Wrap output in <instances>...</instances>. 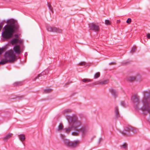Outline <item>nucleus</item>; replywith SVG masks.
Segmentation results:
<instances>
[{"label": "nucleus", "mask_w": 150, "mask_h": 150, "mask_svg": "<svg viewBox=\"0 0 150 150\" xmlns=\"http://www.w3.org/2000/svg\"><path fill=\"white\" fill-rule=\"evenodd\" d=\"M7 23L8 25L4 27V31L2 33V36L5 39H8L12 38L13 33L19 27L17 22L11 19L8 20Z\"/></svg>", "instance_id": "1"}, {"label": "nucleus", "mask_w": 150, "mask_h": 150, "mask_svg": "<svg viewBox=\"0 0 150 150\" xmlns=\"http://www.w3.org/2000/svg\"><path fill=\"white\" fill-rule=\"evenodd\" d=\"M66 118L69 122V127L64 129L65 132L69 133L72 130L76 132L77 128L76 127V125H75L74 123H76L77 117L75 115L72 116L67 115Z\"/></svg>", "instance_id": "2"}, {"label": "nucleus", "mask_w": 150, "mask_h": 150, "mask_svg": "<svg viewBox=\"0 0 150 150\" xmlns=\"http://www.w3.org/2000/svg\"><path fill=\"white\" fill-rule=\"evenodd\" d=\"M5 57L6 59L0 62V64H4L8 62H13L16 59V55L12 50L7 51Z\"/></svg>", "instance_id": "3"}, {"label": "nucleus", "mask_w": 150, "mask_h": 150, "mask_svg": "<svg viewBox=\"0 0 150 150\" xmlns=\"http://www.w3.org/2000/svg\"><path fill=\"white\" fill-rule=\"evenodd\" d=\"M81 121L78 120L77 117L76 123H74L75 125H76V127L77 129L76 132H74L72 133V134L74 136H78L79 132H81L83 135H84L88 131V129L85 127H83L79 129V127L81 125Z\"/></svg>", "instance_id": "4"}, {"label": "nucleus", "mask_w": 150, "mask_h": 150, "mask_svg": "<svg viewBox=\"0 0 150 150\" xmlns=\"http://www.w3.org/2000/svg\"><path fill=\"white\" fill-rule=\"evenodd\" d=\"M62 138L64 139V142L65 145L69 147L74 148L78 146L80 143L79 140H74L73 141H70L68 139H64L65 136L62 134H60Z\"/></svg>", "instance_id": "5"}, {"label": "nucleus", "mask_w": 150, "mask_h": 150, "mask_svg": "<svg viewBox=\"0 0 150 150\" xmlns=\"http://www.w3.org/2000/svg\"><path fill=\"white\" fill-rule=\"evenodd\" d=\"M47 29L49 32H56L57 33H62V30L61 29L54 27L48 26Z\"/></svg>", "instance_id": "6"}, {"label": "nucleus", "mask_w": 150, "mask_h": 150, "mask_svg": "<svg viewBox=\"0 0 150 150\" xmlns=\"http://www.w3.org/2000/svg\"><path fill=\"white\" fill-rule=\"evenodd\" d=\"M89 27L90 30L94 31L96 32L99 31L100 27L99 26L94 23H90L88 25Z\"/></svg>", "instance_id": "7"}, {"label": "nucleus", "mask_w": 150, "mask_h": 150, "mask_svg": "<svg viewBox=\"0 0 150 150\" xmlns=\"http://www.w3.org/2000/svg\"><path fill=\"white\" fill-rule=\"evenodd\" d=\"M13 50L15 53L19 54L23 52V50L21 48L19 45H16L13 47Z\"/></svg>", "instance_id": "8"}, {"label": "nucleus", "mask_w": 150, "mask_h": 150, "mask_svg": "<svg viewBox=\"0 0 150 150\" xmlns=\"http://www.w3.org/2000/svg\"><path fill=\"white\" fill-rule=\"evenodd\" d=\"M130 131V129L128 127H126L121 132V133L124 136H127L128 135Z\"/></svg>", "instance_id": "9"}, {"label": "nucleus", "mask_w": 150, "mask_h": 150, "mask_svg": "<svg viewBox=\"0 0 150 150\" xmlns=\"http://www.w3.org/2000/svg\"><path fill=\"white\" fill-rule=\"evenodd\" d=\"M110 91L114 97H116L118 93L115 90L113 89H111L110 90Z\"/></svg>", "instance_id": "10"}, {"label": "nucleus", "mask_w": 150, "mask_h": 150, "mask_svg": "<svg viewBox=\"0 0 150 150\" xmlns=\"http://www.w3.org/2000/svg\"><path fill=\"white\" fill-rule=\"evenodd\" d=\"M18 137L19 138V139L22 142L24 141L25 139V135L23 134H21L18 135Z\"/></svg>", "instance_id": "11"}, {"label": "nucleus", "mask_w": 150, "mask_h": 150, "mask_svg": "<svg viewBox=\"0 0 150 150\" xmlns=\"http://www.w3.org/2000/svg\"><path fill=\"white\" fill-rule=\"evenodd\" d=\"M108 80H105L102 81H98L97 82V84H102L103 85L105 84L108 83Z\"/></svg>", "instance_id": "12"}, {"label": "nucleus", "mask_w": 150, "mask_h": 150, "mask_svg": "<svg viewBox=\"0 0 150 150\" xmlns=\"http://www.w3.org/2000/svg\"><path fill=\"white\" fill-rule=\"evenodd\" d=\"M115 115L117 118H118L120 117V114L118 111V108L116 107L115 108Z\"/></svg>", "instance_id": "13"}, {"label": "nucleus", "mask_w": 150, "mask_h": 150, "mask_svg": "<svg viewBox=\"0 0 150 150\" xmlns=\"http://www.w3.org/2000/svg\"><path fill=\"white\" fill-rule=\"evenodd\" d=\"M13 135L12 133H8L4 138L5 140H7L11 137Z\"/></svg>", "instance_id": "14"}, {"label": "nucleus", "mask_w": 150, "mask_h": 150, "mask_svg": "<svg viewBox=\"0 0 150 150\" xmlns=\"http://www.w3.org/2000/svg\"><path fill=\"white\" fill-rule=\"evenodd\" d=\"M17 39L16 38H13L12 39L11 41V43L12 45H13L14 44H15L16 43H17Z\"/></svg>", "instance_id": "15"}, {"label": "nucleus", "mask_w": 150, "mask_h": 150, "mask_svg": "<svg viewBox=\"0 0 150 150\" xmlns=\"http://www.w3.org/2000/svg\"><path fill=\"white\" fill-rule=\"evenodd\" d=\"M63 129V126L62 124H60L58 126V130L61 132Z\"/></svg>", "instance_id": "16"}, {"label": "nucleus", "mask_w": 150, "mask_h": 150, "mask_svg": "<svg viewBox=\"0 0 150 150\" xmlns=\"http://www.w3.org/2000/svg\"><path fill=\"white\" fill-rule=\"evenodd\" d=\"M136 50L137 47L136 46H134L132 48L130 51V52L132 54H133V53H134L135 52Z\"/></svg>", "instance_id": "17"}, {"label": "nucleus", "mask_w": 150, "mask_h": 150, "mask_svg": "<svg viewBox=\"0 0 150 150\" xmlns=\"http://www.w3.org/2000/svg\"><path fill=\"white\" fill-rule=\"evenodd\" d=\"M82 81L85 83L91 82L92 81L91 80L88 79H84L82 80Z\"/></svg>", "instance_id": "18"}, {"label": "nucleus", "mask_w": 150, "mask_h": 150, "mask_svg": "<svg viewBox=\"0 0 150 150\" xmlns=\"http://www.w3.org/2000/svg\"><path fill=\"white\" fill-rule=\"evenodd\" d=\"M136 79V78L135 76H132L130 77L128 79L130 81H133L135 80Z\"/></svg>", "instance_id": "19"}, {"label": "nucleus", "mask_w": 150, "mask_h": 150, "mask_svg": "<svg viewBox=\"0 0 150 150\" xmlns=\"http://www.w3.org/2000/svg\"><path fill=\"white\" fill-rule=\"evenodd\" d=\"M22 83L21 82H15L14 85L15 86H20L22 85Z\"/></svg>", "instance_id": "20"}, {"label": "nucleus", "mask_w": 150, "mask_h": 150, "mask_svg": "<svg viewBox=\"0 0 150 150\" xmlns=\"http://www.w3.org/2000/svg\"><path fill=\"white\" fill-rule=\"evenodd\" d=\"M100 74L99 72H97L96 74H95L94 76V78L95 79H96L99 77H100Z\"/></svg>", "instance_id": "21"}, {"label": "nucleus", "mask_w": 150, "mask_h": 150, "mask_svg": "<svg viewBox=\"0 0 150 150\" xmlns=\"http://www.w3.org/2000/svg\"><path fill=\"white\" fill-rule=\"evenodd\" d=\"M52 90V89L50 88H48L45 89L44 90V91L45 93H49L51 92Z\"/></svg>", "instance_id": "22"}, {"label": "nucleus", "mask_w": 150, "mask_h": 150, "mask_svg": "<svg viewBox=\"0 0 150 150\" xmlns=\"http://www.w3.org/2000/svg\"><path fill=\"white\" fill-rule=\"evenodd\" d=\"M17 43H18L20 45L23 42V40L20 39H17Z\"/></svg>", "instance_id": "23"}, {"label": "nucleus", "mask_w": 150, "mask_h": 150, "mask_svg": "<svg viewBox=\"0 0 150 150\" xmlns=\"http://www.w3.org/2000/svg\"><path fill=\"white\" fill-rule=\"evenodd\" d=\"M48 6L50 11H51L52 13H53V8L51 4L49 3H48Z\"/></svg>", "instance_id": "24"}, {"label": "nucleus", "mask_w": 150, "mask_h": 150, "mask_svg": "<svg viewBox=\"0 0 150 150\" xmlns=\"http://www.w3.org/2000/svg\"><path fill=\"white\" fill-rule=\"evenodd\" d=\"M44 75V73H43V72L42 73H41L40 74H38L37 77H35V78L34 80L35 81L39 77L42 76L43 75Z\"/></svg>", "instance_id": "25"}, {"label": "nucleus", "mask_w": 150, "mask_h": 150, "mask_svg": "<svg viewBox=\"0 0 150 150\" xmlns=\"http://www.w3.org/2000/svg\"><path fill=\"white\" fill-rule=\"evenodd\" d=\"M122 147L124 149H127V145L126 143H124L122 145Z\"/></svg>", "instance_id": "26"}, {"label": "nucleus", "mask_w": 150, "mask_h": 150, "mask_svg": "<svg viewBox=\"0 0 150 150\" xmlns=\"http://www.w3.org/2000/svg\"><path fill=\"white\" fill-rule=\"evenodd\" d=\"M105 23L107 25H109L111 24V22L110 21L108 20H106L105 21Z\"/></svg>", "instance_id": "27"}, {"label": "nucleus", "mask_w": 150, "mask_h": 150, "mask_svg": "<svg viewBox=\"0 0 150 150\" xmlns=\"http://www.w3.org/2000/svg\"><path fill=\"white\" fill-rule=\"evenodd\" d=\"M86 64V63L85 62H81L79 63L78 65L79 66H84Z\"/></svg>", "instance_id": "28"}, {"label": "nucleus", "mask_w": 150, "mask_h": 150, "mask_svg": "<svg viewBox=\"0 0 150 150\" xmlns=\"http://www.w3.org/2000/svg\"><path fill=\"white\" fill-rule=\"evenodd\" d=\"M71 112V110L69 109H66L64 111V113H67Z\"/></svg>", "instance_id": "29"}, {"label": "nucleus", "mask_w": 150, "mask_h": 150, "mask_svg": "<svg viewBox=\"0 0 150 150\" xmlns=\"http://www.w3.org/2000/svg\"><path fill=\"white\" fill-rule=\"evenodd\" d=\"M132 20L130 18H128L127 20L126 21V23L128 24H130V23L131 22Z\"/></svg>", "instance_id": "30"}, {"label": "nucleus", "mask_w": 150, "mask_h": 150, "mask_svg": "<svg viewBox=\"0 0 150 150\" xmlns=\"http://www.w3.org/2000/svg\"><path fill=\"white\" fill-rule=\"evenodd\" d=\"M132 131L133 132H136L138 131V130L134 127L132 129Z\"/></svg>", "instance_id": "31"}, {"label": "nucleus", "mask_w": 150, "mask_h": 150, "mask_svg": "<svg viewBox=\"0 0 150 150\" xmlns=\"http://www.w3.org/2000/svg\"><path fill=\"white\" fill-rule=\"evenodd\" d=\"M121 104L122 106H125V102L123 101H122V102H121Z\"/></svg>", "instance_id": "32"}, {"label": "nucleus", "mask_w": 150, "mask_h": 150, "mask_svg": "<svg viewBox=\"0 0 150 150\" xmlns=\"http://www.w3.org/2000/svg\"><path fill=\"white\" fill-rule=\"evenodd\" d=\"M146 37L148 39H150V33H147L146 35Z\"/></svg>", "instance_id": "33"}, {"label": "nucleus", "mask_w": 150, "mask_h": 150, "mask_svg": "<svg viewBox=\"0 0 150 150\" xmlns=\"http://www.w3.org/2000/svg\"><path fill=\"white\" fill-rule=\"evenodd\" d=\"M3 52V49H0V55Z\"/></svg>", "instance_id": "34"}, {"label": "nucleus", "mask_w": 150, "mask_h": 150, "mask_svg": "<svg viewBox=\"0 0 150 150\" xmlns=\"http://www.w3.org/2000/svg\"><path fill=\"white\" fill-rule=\"evenodd\" d=\"M15 36L16 38V39H19L18 38L19 36L18 35L15 34Z\"/></svg>", "instance_id": "35"}, {"label": "nucleus", "mask_w": 150, "mask_h": 150, "mask_svg": "<svg viewBox=\"0 0 150 150\" xmlns=\"http://www.w3.org/2000/svg\"><path fill=\"white\" fill-rule=\"evenodd\" d=\"M117 23H120V20H117Z\"/></svg>", "instance_id": "36"}, {"label": "nucleus", "mask_w": 150, "mask_h": 150, "mask_svg": "<svg viewBox=\"0 0 150 150\" xmlns=\"http://www.w3.org/2000/svg\"><path fill=\"white\" fill-rule=\"evenodd\" d=\"M101 138L100 139V140H101Z\"/></svg>", "instance_id": "37"}, {"label": "nucleus", "mask_w": 150, "mask_h": 150, "mask_svg": "<svg viewBox=\"0 0 150 150\" xmlns=\"http://www.w3.org/2000/svg\"><path fill=\"white\" fill-rule=\"evenodd\" d=\"M27 54V53H25V54Z\"/></svg>", "instance_id": "38"}, {"label": "nucleus", "mask_w": 150, "mask_h": 150, "mask_svg": "<svg viewBox=\"0 0 150 150\" xmlns=\"http://www.w3.org/2000/svg\"><path fill=\"white\" fill-rule=\"evenodd\" d=\"M27 54V53H25V54Z\"/></svg>", "instance_id": "39"}]
</instances>
